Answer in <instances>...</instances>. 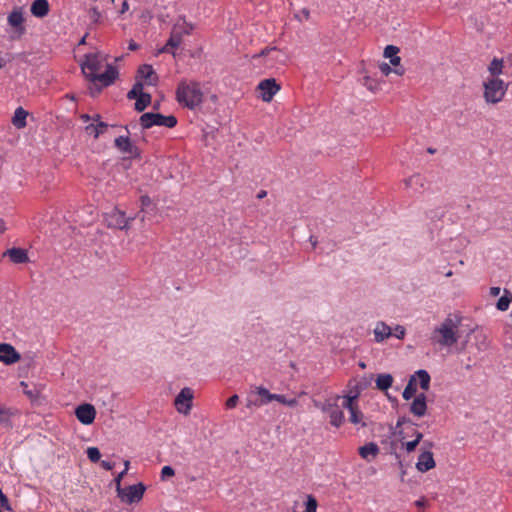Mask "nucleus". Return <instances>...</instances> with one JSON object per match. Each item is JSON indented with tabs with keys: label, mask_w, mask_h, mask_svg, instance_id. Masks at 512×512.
Instances as JSON below:
<instances>
[{
	"label": "nucleus",
	"mask_w": 512,
	"mask_h": 512,
	"mask_svg": "<svg viewBox=\"0 0 512 512\" xmlns=\"http://www.w3.org/2000/svg\"><path fill=\"white\" fill-rule=\"evenodd\" d=\"M132 89H135V91H136L139 95H140L141 93H144V92H143V83H142V82H140V81H137V82L133 85Z\"/></svg>",
	"instance_id": "obj_53"
},
{
	"label": "nucleus",
	"mask_w": 512,
	"mask_h": 512,
	"mask_svg": "<svg viewBox=\"0 0 512 512\" xmlns=\"http://www.w3.org/2000/svg\"><path fill=\"white\" fill-rule=\"evenodd\" d=\"M123 490V499H121V501L127 504H133L142 500L146 490V486L143 483L139 482L137 484L130 485Z\"/></svg>",
	"instance_id": "obj_11"
},
{
	"label": "nucleus",
	"mask_w": 512,
	"mask_h": 512,
	"mask_svg": "<svg viewBox=\"0 0 512 512\" xmlns=\"http://www.w3.org/2000/svg\"><path fill=\"white\" fill-rule=\"evenodd\" d=\"M134 220V217H126L125 212L118 208L112 209L105 215V222L108 227L125 230L129 228V224Z\"/></svg>",
	"instance_id": "obj_9"
},
{
	"label": "nucleus",
	"mask_w": 512,
	"mask_h": 512,
	"mask_svg": "<svg viewBox=\"0 0 512 512\" xmlns=\"http://www.w3.org/2000/svg\"><path fill=\"white\" fill-rule=\"evenodd\" d=\"M140 202H141L142 208H144V207H148L151 204L152 201H151V198L148 195H142L140 197Z\"/></svg>",
	"instance_id": "obj_47"
},
{
	"label": "nucleus",
	"mask_w": 512,
	"mask_h": 512,
	"mask_svg": "<svg viewBox=\"0 0 512 512\" xmlns=\"http://www.w3.org/2000/svg\"><path fill=\"white\" fill-rule=\"evenodd\" d=\"M399 53V48L394 45H387L384 49V57L391 58Z\"/></svg>",
	"instance_id": "obj_41"
},
{
	"label": "nucleus",
	"mask_w": 512,
	"mask_h": 512,
	"mask_svg": "<svg viewBox=\"0 0 512 512\" xmlns=\"http://www.w3.org/2000/svg\"><path fill=\"white\" fill-rule=\"evenodd\" d=\"M407 422V419L405 417H400L398 420H397V424H396V427H400L401 425H403L404 423Z\"/></svg>",
	"instance_id": "obj_61"
},
{
	"label": "nucleus",
	"mask_w": 512,
	"mask_h": 512,
	"mask_svg": "<svg viewBox=\"0 0 512 512\" xmlns=\"http://www.w3.org/2000/svg\"><path fill=\"white\" fill-rule=\"evenodd\" d=\"M392 335V329L385 322L379 321L374 328V337L376 342H382Z\"/></svg>",
	"instance_id": "obj_24"
},
{
	"label": "nucleus",
	"mask_w": 512,
	"mask_h": 512,
	"mask_svg": "<svg viewBox=\"0 0 512 512\" xmlns=\"http://www.w3.org/2000/svg\"><path fill=\"white\" fill-rule=\"evenodd\" d=\"M427 411L426 395L419 393L415 396L410 406V412L417 417H423Z\"/></svg>",
	"instance_id": "obj_18"
},
{
	"label": "nucleus",
	"mask_w": 512,
	"mask_h": 512,
	"mask_svg": "<svg viewBox=\"0 0 512 512\" xmlns=\"http://www.w3.org/2000/svg\"><path fill=\"white\" fill-rule=\"evenodd\" d=\"M255 392L260 397V399H258V400L249 399L247 402L248 408L251 406L259 407L262 405H266L269 402L273 401V398H275L274 394L270 393L269 390L263 386L256 387Z\"/></svg>",
	"instance_id": "obj_17"
},
{
	"label": "nucleus",
	"mask_w": 512,
	"mask_h": 512,
	"mask_svg": "<svg viewBox=\"0 0 512 512\" xmlns=\"http://www.w3.org/2000/svg\"><path fill=\"white\" fill-rule=\"evenodd\" d=\"M462 317L459 314H448V316L434 328L430 340L432 344L440 347H451L459 340V327Z\"/></svg>",
	"instance_id": "obj_2"
},
{
	"label": "nucleus",
	"mask_w": 512,
	"mask_h": 512,
	"mask_svg": "<svg viewBox=\"0 0 512 512\" xmlns=\"http://www.w3.org/2000/svg\"><path fill=\"white\" fill-rule=\"evenodd\" d=\"M115 147L121 152L128 154L130 157H138L139 149L133 145L129 136H119L114 141Z\"/></svg>",
	"instance_id": "obj_16"
},
{
	"label": "nucleus",
	"mask_w": 512,
	"mask_h": 512,
	"mask_svg": "<svg viewBox=\"0 0 512 512\" xmlns=\"http://www.w3.org/2000/svg\"><path fill=\"white\" fill-rule=\"evenodd\" d=\"M363 418H364V415H363V413L359 410V407H358V406H357L354 410L350 411L349 421H350L352 424H355V425L360 424L362 427H366V423H365V422H363Z\"/></svg>",
	"instance_id": "obj_33"
},
{
	"label": "nucleus",
	"mask_w": 512,
	"mask_h": 512,
	"mask_svg": "<svg viewBox=\"0 0 512 512\" xmlns=\"http://www.w3.org/2000/svg\"><path fill=\"white\" fill-rule=\"evenodd\" d=\"M435 467L433 453L429 450L423 451L418 458L416 468L420 472H427Z\"/></svg>",
	"instance_id": "obj_19"
},
{
	"label": "nucleus",
	"mask_w": 512,
	"mask_h": 512,
	"mask_svg": "<svg viewBox=\"0 0 512 512\" xmlns=\"http://www.w3.org/2000/svg\"><path fill=\"white\" fill-rule=\"evenodd\" d=\"M5 231H6L5 221L2 218H0V234H3Z\"/></svg>",
	"instance_id": "obj_60"
},
{
	"label": "nucleus",
	"mask_w": 512,
	"mask_h": 512,
	"mask_svg": "<svg viewBox=\"0 0 512 512\" xmlns=\"http://www.w3.org/2000/svg\"><path fill=\"white\" fill-rule=\"evenodd\" d=\"M512 302V292L508 289H504V294L499 298L496 303V307L500 311L508 310L510 303Z\"/></svg>",
	"instance_id": "obj_31"
},
{
	"label": "nucleus",
	"mask_w": 512,
	"mask_h": 512,
	"mask_svg": "<svg viewBox=\"0 0 512 512\" xmlns=\"http://www.w3.org/2000/svg\"><path fill=\"white\" fill-rule=\"evenodd\" d=\"M24 21L23 9L21 7H15L7 17L8 24L14 29L18 36H22L26 32Z\"/></svg>",
	"instance_id": "obj_12"
},
{
	"label": "nucleus",
	"mask_w": 512,
	"mask_h": 512,
	"mask_svg": "<svg viewBox=\"0 0 512 512\" xmlns=\"http://www.w3.org/2000/svg\"><path fill=\"white\" fill-rule=\"evenodd\" d=\"M139 123L142 129H150L153 126L173 128L177 125V118L173 115L165 116L160 113L146 112L140 116Z\"/></svg>",
	"instance_id": "obj_6"
},
{
	"label": "nucleus",
	"mask_w": 512,
	"mask_h": 512,
	"mask_svg": "<svg viewBox=\"0 0 512 512\" xmlns=\"http://www.w3.org/2000/svg\"><path fill=\"white\" fill-rule=\"evenodd\" d=\"M340 398L341 396L337 395L333 398L326 399L323 403L314 402L315 407L319 408L323 413L328 414L330 424L336 428L341 427L345 422L344 413L338 404Z\"/></svg>",
	"instance_id": "obj_4"
},
{
	"label": "nucleus",
	"mask_w": 512,
	"mask_h": 512,
	"mask_svg": "<svg viewBox=\"0 0 512 512\" xmlns=\"http://www.w3.org/2000/svg\"><path fill=\"white\" fill-rule=\"evenodd\" d=\"M426 503H427V500L424 497H422L415 502V505L419 508H422L426 505Z\"/></svg>",
	"instance_id": "obj_57"
},
{
	"label": "nucleus",
	"mask_w": 512,
	"mask_h": 512,
	"mask_svg": "<svg viewBox=\"0 0 512 512\" xmlns=\"http://www.w3.org/2000/svg\"><path fill=\"white\" fill-rule=\"evenodd\" d=\"M508 84L499 78H491L484 82V99L487 103L496 104L503 100Z\"/></svg>",
	"instance_id": "obj_5"
},
{
	"label": "nucleus",
	"mask_w": 512,
	"mask_h": 512,
	"mask_svg": "<svg viewBox=\"0 0 512 512\" xmlns=\"http://www.w3.org/2000/svg\"><path fill=\"white\" fill-rule=\"evenodd\" d=\"M394 330H395V337L396 338H398V339H403L404 338L406 330H405V328L403 326L397 325Z\"/></svg>",
	"instance_id": "obj_45"
},
{
	"label": "nucleus",
	"mask_w": 512,
	"mask_h": 512,
	"mask_svg": "<svg viewBox=\"0 0 512 512\" xmlns=\"http://www.w3.org/2000/svg\"><path fill=\"white\" fill-rule=\"evenodd\" d=\"M194 29L192 23H188L185 17H180L177 22L173 25L168 39V46H180L182 44L183 37L190 35Z\"/></svg>",
	"instance_id": "obj_8"
},
{
	"label": "nucleus",
	"mask_w": 512,
	"mask_h": 512,
	"mask_svg": "<svg viewBox=\"0 0 512 512\" xmlns=\"http://www.w3.org/2000/svg\"><path fill=\"white\" fill-rule=\"evenodd\" d=\"M476 338H481V341L479 343L478 349L479 350H485L487 348V344L485 342V338H486L485 335L479 334V335L476 336Z\"/></svg>",
	"instance_id": "obj_48"
},
{
	"label": "nucleus",
	"mask_w": 512,
	"mask_h": 512,
	"mask_svg": "<svg viewBox=\"0 0 512 512\" xmlns=\"http://www.w3.org/2000/svg\"><path fill=\"white\" fill-rule=\"evenodd\" d=\"M90 13L92 14V18L94 19L95 22H97L99 20V18L101 17V13L99 12V10L94 7L90 10Z\"/></svg>",
	"instance_id": "obj_51"
},
{
	"label": "nucleus",
	"mask_w": 512,
	"mask_h": 512,
	"mask_svg": "<svg viewBox=\"0 0 512 512\" xmlns=\"http://www.w3.org/2000/svg\"><path fill=\"white\" fill-rule=\"evenodd\" d=\"M178 47L179 46H168V41H167L166 44L157 51L156 55L161 54V53H168V54H172L174 57H176L175 49Z\"/></svg>",
	"instance_id": "obj_42"
},
{
	"label": "nucleus",
	"mask_w": 512,
	"mask_h": 512,
	"mask_svg": "<svg viewBox=\"0 0 512 512\" xmlns=\"http://www.w3.org/2000/svg\"><path fill=\"white\" fill-rule=\"evenodd\" d=\"M139 97V94L135 91V89H131L128 93H127V98L132 100V99H136Z\"/></svg>",
	"instance_id": "obj_54"
},
{
	"label": "nucleus",
	"mask_w": 512,
	"mask_h": 512,
	"mask_svg": "<svg viewBox=\"0 0 512 512\" xmlns=\"http://www.w3.org/2000/svg\"><path fill=\"white\" fill-rule=\"evenodd\" d=\"M362 85L372 92H376L380 89V82L370 76L363 77Z\"/></svg>",
	"instance_id": "obj_34"
},
{
	"label": "nucleus",
	"mask_w": 512,
	"mask_h": 512,
	"mask_svg": "<svg viewBox=\"0 0 512 512\" xmlns=\"http://www.w3.org/2000/svg\"><path fill=\"white\" fill-rule=\"evenodd\" d=\"M238 401H239L238 395H236V394L232 395L226 401V404H225L226 408L227 409H232V408L236 407Z\"/></svg>",
	"instance_id": "obj_44"
},
{
	"label": "nucleus",
	"mask_w": 512,
	"mask_h": 512,
	"mask_svg": "<svg viewBox=\"0 0 512 512\" xmlns=\"http://www.w3.org/2000/svg\"><path fill=\"white\" fill-rule=\"evenodd\" d=\"M261 92V98L265 102H270L274 95L280 90V86L274 78L264 79L258 84Z\"/></svg>",
	"instance_id": "obj_13"
},
{
	"label": "nucleus",
	"mask_w": 512,
	"mask_h": 512,
	"mask_svg": "<svg viewBox=\"0 0 512 512\" xmlns=\"http://www.w3.org/2000/svg\"><path fill=\"white\" fill-rule=\"evenodd\" d=\"M115 464L106 460L101 461V467L105 470H112Z\"/></svg>",
	"instance_id": "obj_49"
},
{
	"label": "nucleus",
	"mask_w": 512,
	"mask_h": 512,
	"mask_svg": "<svg viewBox=\"0 0 512 512\" xmlns=\"http://www.w3.org/2000/svg\"><path fill=\"white\" fill-rule=\"evenodd\" d=\"M379 69H380L381 73L385 76H388L392 72L401 76L405 72V69L403 67L400 66V68L392 69L391 66L387 63L380 64Z\"/></svg>",
	"instance_id": "obj_35"
},
{
	"label": "nucleus",
	"mask_w": 512,
	"mask_h": 512,
	"mask_svg": "<svg viewBox=\"0 0 512 512\" xmlns=\"http://www.w3.org/2000/svg\"><path fill=\"white\" fill-rule=\"evenodd\" d=\"M276 50H277V49H276V47L265 48V49H263V50L260 52L259 56L267 55V54H269L270 52H272V51H276Z\"/></svg>",
	"instance_id": "obj_58"
},
{
	"label": "nucleus",
	"mask_w": 512,
	"mask_h": 512,
	"mask_svg": "<svg viewBox=\"0 0 512 512\" xmlns=\"http://www.w3.org/2000/svg\"><path fill=\"white\" fill-rule=\"evenodd\" d=\"M126 475V470H123L121 471L114 479V482L116 484V490H117V494H118V497L120 499H123V493H124V490L123 488L121 487V481L123 479V477Z\"/></svg>",
	"instance_id": "obj_36"
},
{
	"label": "nucleus",
	"mask_w": 512,
	"mask_h": 512,
	"mask_svg": "<svg viewBox=\"0 0 512 512\" xmlns=\"http://www.w3.org/2000/svg\"><path fill=\"white\" fill-rule=\"evenodd\" d=\"M19 359L20 354L12 345L7 343L0 344V362L11 365L19 361Z\"/></svg>",
	"instance_id": "obj_15"
},
{
	"label": "nucleus",
	"mask_w": 512,
	"mask_h": 512,
	"mask_svg": "<svg viewBox=\"0 0 512 512\" xmlns=\"http://www.w3.org/2000/svg\"><path fill=\"white\" fill-rule=\"evenodd\" d=\"M317 501L312 495L307 496L306 510L304 512H316Z\"/></svg>",
	"instance_id": "obj_40"
},
{
	"label": "nucleus",
	"mask_w": 512,
	"mask_h": 512,
	"mask_svg": "<svg viewBox=\"0 0 512 512\" xmlns=\"http://www.w3.org/2000/svg\"><path fill=\"white\" fill-rule=\"evenodd\" d=\"M443 215H444L443 211H439V212L438 211H435V212L430 211V213L428 214L429 218H431V219H435V218L441 219L443 217Z\"/></svg>",
	"instance_id": "obj_50"
},
{
	"label": "nucleus",
	"mask_w": 512,
	"mask_h": 512,
	"mask_svg": "<svg viewBox=\"0 0 512 512\" xmlns=\"http://www.w3.org/2000/svg\"><path fill=\"white\" fill-rule=\"evenodd\" d=\"M500 287H491L490 288V295L493 296V297H496L500 294Z\"/></svg>",
	"instance_id": "obj_55"
},
{
	"label": "nucleus",
	"mask_w": 512,
	"mask_h": 512,
	"mask_svg": "<svg viewBox=\"0 0 512 512\" xmlns=\"http://www.w3.org/2000/svg\"><path fill=\"white\" fill-rule=\"evenodd\" d=\"M128 10H129V3L127 0H124L121 5L120 13L123 14V13L127 12Z\"/></svg>",
	"instance_id": "obj_56"
},
{
	"label": "nucleus",
	"mask_w": 512,
	"mask_h": 512,
	"mask_svg": "<svg viewBox=\"0 0 512 512\" xmlns=\"http://www.w3.org/2000/svg\"><path fill=\"white\" fill-rule=\"evenodd\" d=\"M194 398L193 390L189 387L181 389L179 394L174 400V405L179 413L188 415L192 408V401Z\"/></svg>",
	"instance_id": "obj_10"
},
{
	"label": "nucleus",
	"mask_w": 512,
	"mask_h": 512,
	"mask_svg": "<svg viewBox=\"0 0 512 512\" xmlns=\"http://www.w3.org/2000/svg\"><path fill=\"white\" fill-rule=\"evenodd\" d=\"M488 71L493 76L492 78H497L503 72V59L493 58L488 66Z\"/></svg>",
	"instance_id": "obj_32"
},
{
	"label": "nucleus",
	"mask_w": 512,
	"mask_h": 512,
	"mask_svg": "<svg viewBox=\"0 0 512 512\" xmlns=\"http://www.w3.org/2000/svg\"><path fill=\"white\" fill-rule=\"evenodd\" d=\"M359 395H360V391L358 389H356V391L354 393L352 391H350L349 394H347L345 396H341V398H340V399H342L341 407L349 410V412L354 410L358 406L356 401H357Z\"/></svg>",
	"instance_id": "obj_25"
},
{
	"label": "nucleus",
	"mask_w": 512,
	"mask_h": 512,
	"mask_svg": "<svg viewBox=\"0 0 512 512\" xmlns=\"http://www.w3.org/2000/svg\"><path fill=\"white\" fill-rule=\"evenodd\" d=\"M266 195H267V192H266L265 190H261V191L258 193L257 198L262 199V198H264Z\"/></svg>",
	"instance_id": "obj_64"
},
{
	"label": "nucleus",
	"mask_w": 512,
	"mask_h": 512,
	"mask_svg": "<svg viewBox=\"0 0 512 512\" xmlns=\"http://www.w3.org/2000/svg\"><path fill=\"white\" fill-rule=\"evenodd\" d=\"M106 56L101 53H88L83 56L80 63L81 71L90 82L89 93L92 97H96L102 91L103 87L112 85L118 78L119 72L112 64L106 65V70L100 73Z\"/></svg>",
	"instance_id": "obj_1"
},
{
	"label": "nucleus",
	"mask_w": 512,
	"mask_h": 512,
	"mask_svg": "<svg viewBox=\"0 0 512 512\" xmlns=\"http://www.w3.org/2000/svg\"><path fill=\"white\" fill-rule=\"evenodd\" d=\"M273 401H277L281 404L287 405L289 407H293L297 404L296 399H290L288 400L284 395L282 394H274Z\"/></svg>",
	"instance_id": "obj_38"
},
{
	"label": "nucleus",
	"mask_w": 512,
	"mask_h": 512,
	"mask_svg": "<svg viewBox=\"0 0 512 512\" xmlns=\"http://www.w3.org/2000/svg\"><path fill=\"white\" fill-rule=\"evenodd\" d=\"M91 120H93V123H98V121H101V116L99 114H95L91 117Z\"/></svg>",
	"instance_id": "obj_62"
},
{
	"label": "nucleus",
	"mask_w": 512,
	"mask_h": 512,
	"mask_svg": "<svg viewBox=\"0 0 512 512\" xmlns=\"http://www.w3.org/2000/svg\"><path fill=\"white\" fill-rule=\"evenodd\" d=\"M152 97L149 93H141L137 98L134 108L137 112L144 111L151 104Z\"/></svg>",
	"instance_id": "obj_30"
},
{
	"label": "nucleus",
	"mask_w": 512,
	"mask_h": 512,
	"mask_svg": "<svg viewBox=\"0 0 512 512\" xmlns=\"http://www.w3.org/2000/svg\"><path fill=\"white\" fill-rule=\"evenodd\" d=\"M108 124L103 121H98V123H90L85 127V131L89 135H93L95 139H97L101 134H103L107 128Z\"/></svg>",
	"instance_id": "obj_27"
},
{
	"label": "nucleus",
	"mask_w": 512,
	"mask_h": 512,
	"mask_svg": "<svg viewBox=\"0 0 512 512\" xmlns=\"http://www.w3.org/2000/svg\"><path fill=\"white\" fill-rule=\"evenodd\" d=\"M12 413L9 409L0 408V423L5 425H10Z\"/></svg>",
	"instance_id": "obj_39"
},
{
	"label": "nucleus",
	"mask_w": 512,
	"mask_h": 512,
	"mask_svg": "<svg viewBox=\"0 0 512 512\" xmlns=\"http://www.w3.org/2000/svg\"><path fill=\"white\" fill-rule=\"evenodd\" d=\"M49 3L47 0H34L31 4V14L37 18H43L49 13Z\"/></svg>",
	"instance_id": "obj_22"
},
{
	"label": "nucleus",
	"mask_w": 512,
	"mask_h": 512,
	"mask_svg": "<svg viewBox=\"0 0 512 512\" xmlns=\"http://www.w3.org/2000/svg\"><path fill=\"white\" fill-rule=\"evenodd\" d=\"M4 255H8L10 260L15 264H22L29 261L27 251L22 248H11L8 249Z\"/></svg>",
	"instance_id": "obj_23"
},
{
	"label": "nucleus",
	"mask_w": 512,
	"mask_h": 512,
	"mask_svg": "<svg viewBox=\"0 0 512 512\" xmlns=\"http://www.w3.org/2000/svg\"><path fill=\"white\" fill-rule=\"evenodd\" d=\"M87 457L91 462H98L101 458V453L97 447H89L87 449Z\"/></svg>",
	"instance_id": "obj_37"
},
{
	"label": "nucleus",
	"mask_w": 512,
	"mask_h": 512,
	"mask_svg": "<svg viewBox=\"0 0 512 512\" xmlns=\"http://www.w3.org/2000/svg\"><path fill=\"white\" fill-rule=\"evenodd\" d=\"M75 415L79 422L84 425H90L96 417V409L92 404L84 403L75 409Z\"/></svg>",
	"instance_id": "obj_14"
},
{
	"label": "nucleus",
	"mask_w": 512,
	"mask_h": 512,
	"mask_svg": "<svg viewBox=\"0 0 512 512\" xmlns=\"http://www.w3.org/2000/svg\"><path fill=\"white\" fill-rule=\"evenodd\" d=\"M138 48H139V45L136 42H134L133 40H131L129 43L128 49L131 51H135Z\"/></svg>",
	"instance_id": "obj_59"
},
{
	"label": "nucleus",
	"mask_w": 512,
	"mask_h": 512,
	"mask_svg": "<svg viewBox=\"0 0 512 512\" xmlns=\"http://www.w3.org/2000/svg\"><path fill=\"white\" fill-rule=\"evenodd\" d=\"M405 185L407 188H411L415 192H421L425 186V178L420 174H415L405 180Z\"/></svg>",
	"instance_id": "obj_26"
},
{
	"label": "nucleus",
	"mask_w": 512,
	"mask_h": 512,
	"mask_svg": "<svg viewBox=\"0 0 512 512\" xmlns=\"http://www.w3.org/2000/svg\"><path fill=\"white\" fill-rule=\"evenodd\" d=\"M176 100L190 110L200 106L203 102L200 84L196 81L181 80L176 89Z\"/></svg>",
	"instance_id": "obj_3"
},
{
	"label": "nucleus",
	"mask_w": 512,
	"mask_h": 512,
	"mask_svg": "<svg viewBox=\"0 0 512 512\" xmlns=\"http://www.w3.org/2000/svg\"><path fill=\"white\" fill-rule=\"evenodd\" d=\"M27 115H28V112L24 108L18 107L15 110L14 116L12 118L13 125L18 129L24 128L27 124L26 123Z\"/></svg>",
	"instance_id": "obj_28"
},
{
	"label": "nucleus",
	"mask_w": 512,
	"mask_h": 512,
	"mask_svg": "<svg viewBox=\"0 0 512 512\" xmlns=\"http://www.w3.org/2000/svg\"><path fill=\"white\" fill-rule=\"evenodd\" d=\"M175 475V471L171 466H164L161 470V480H166L168 477Z\"/></svg>",
	"instance_id": "obj_43"
},
{
	"label": "nucleus",
	"mask_w": 512,
	"mask_h": 512,
	"mask_svg": "<svg viewBox=\"0 0 512 512\" xmlns=\"http://www.w3.org/2000/svg\"><path fill=\"white\" fill-rule=\"evenodd\" d=\"M422 438H423V434L421 432L416 431L414 440H418V443H419Z\"/></svg>",
	"instance_id": "obj_63"
},
{
	"label": "nucleus",
	"mask_w": 512,
	"mask_h": 512,
	"mask_svg": "<svg viewBox=\"0 0 512 512\" xmlns=\"http://www.w3.org/2000/svg\"><path fill=\"white\" fill-rule=\"evenodd\" d=\"M137 74L140 78L146 81L147 85H156L158 82V76L156 75L153 67L149 64L141 65L137 70Z\"/></svg>",
	"instance_id": "obj_20"
},
{
	"label": "nucleus",
	"mask_w": 512,
	"mask_h": 512,
	"mask_svg": "<svg viewBox=\"0 0 512 512\" xmlns=\"http://www.w3.org/2000/svg\"><path fill=\"white\" fill-rule=\"evenodd\" d=\"M401 58L398 55H395L394 57L390 58L391 65L395 66V68H400Z\"/></svg>",
	"instance_id": "obj_52"
},
{
	"label": "nucleus",
	"mask_w": 512,
	"mask_h": 512,
	"mask_svg": "<svg viewBox=\"0 0 512 512\" xmlns=\"http://www.w3.org/2000/svg\"><path fill=\"white\" fill-rule=\"evenodd\" d=\"M418 445V440L408 441L405 443V448L407 452H412L415 450L416 446Z\"/></svg>",
	"instance_id": "obj_46"
},
{
	"label": "nucleus",
	"mask_w": 512,
	"mask_h": 512,
	"mask_svg": "<svg viewBox=\"0 0 512 512\" xmlns=\"http://www.w3.org/2000/svg\"><path fill=\"white\" fill-rule=\"evenodd\" d=\"M358 452L363 459L370 462L378 456L380 449L375 442H369L359 447Z\"/></svg>",
	"instance_id": "obj_21"
},
{
	"label": "nucleus",
	"mask_w": 512,
	"mask_h": 512,
	"mask_svg": "<svg viewBox=\"0 0 512 512\" xmlns=\"http://www.w3.org/2000/svg\"><path fill=\"white\" fill-rule=\"evenodd\" d=\"M393 377L389 373L379 374L376 378V387L381 391H386L392 386Z\"/></svg>",
	"instance_id": "obj_29"
},
{
	"label": "nucleus",
	"mask_w": 512,
	"mask_h": 512,
	"mask_svg": "<svg viewBox=\"0 0 512 512\" xmlns=\"http://www.w3.org/2000/svg\"><path fill=\"white\" fill-rule=\"evenodd\" d=\"M419 379V386L422 390L427 391L430 387L431 377L429 373L424 369L417 370L409 379L406 385L402 397L405 400H410L417 392L416 379Z\"/></svg>",
	"instance_id": "obj_7"
}]
</instances>
